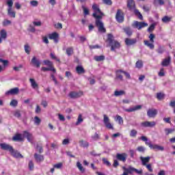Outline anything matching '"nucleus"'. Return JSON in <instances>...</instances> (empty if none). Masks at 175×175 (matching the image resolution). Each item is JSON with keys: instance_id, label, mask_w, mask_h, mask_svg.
Returning a JSON list of instances; mask_svg holds the SVG:
<instances>
[{"instance_id": "6ab92c4d", "label": "nucleus", "mask_w": 175, "mask_h": 175, "mask_svg": "<svg viewBox=\"0 0 175 175\" xmlns=\"http://www.w3.org/2000/svg\"><path fill=\"white\" fill-rule=\"evenodd\" d=\"M116 158L117 159H118V161H122V162H125V161H126V154L118 153L116 155Z\"/></svg>"}, {"instance_id": "f257e3e1", "label": "nucleus", "mask_w": 175, "mask_h": 175, "mask_svg": "<svg viewBox=\"0 0 175 175\" xmlns=\"http://www.w3.org/2000/svg\"><path fill=\"white\" fill-rule=\"evenodd\" d=\"M92 8L94 10L92 16L96 19L95 24L96 27L98 28V32H100V33H106V28L105 27V24H103V22L102 21L103 13L100 12L99 6L96 4H93Z\"/></svg>"}, {"instance_id": "1a4fd4ad", "label": "nucleus", "mask_w": 175, "mask_h": 175, "mask_svg": "<svg viewBox=\"0 0 175 175\" xmlns=\"http://www.w3.org/2000/svg\"><path fill=\"white\" fill-rule=\"evenodd\" d=\"M0 147L1 150H3L4 151H9V152H13V146L8 144H5V143L0 144Z\"/></svg>"}, {"instance_id": "473e14b6", "label": "nucleus", "mask_w": 175, "mask_h": 175, "mask_svg": "<svg viewBox=\"0 0 175 175\" xmlns=\"http://www.w3.org/2000/svg\"><path fill=\"white\" fill-rule=\"evenodd\" d=\"M41 70H42L43 72H47L49 70L51 71V72H54V73H55V68H54V67H42Z\"/></svg>"}, {"instance_id": "2eb2a0df", "label": "nucleus", "mask_w": 175, "mask_h": 175, "mask_svg": "<svg viewBox=\"0 0 175 175\" xmlns=\"http://www.w3.org/2000/svg\"><path fill=\"white\" fill-rule=\"evenodd\" d=\"M137 42V40L136 38H126L125 39V43L126 44V46H132L133 44H136V43Z\"/></svg>"}, {"instance_id": "603ef678", "label": "nucleus", "mask_w": 175, "mask_h": 175, "mask_svg": "<svg viewBox=\"0 0 175 175\" xmlns=\"http://www.w3.org/2000/svg\"><path fill=\"white\" fill-rule=\"evenodd\" d=\"M103 163H104V165H106V166H111V163H109V161L105 158L103 159Z\"/></svg>"}, {"instance_id": "79ce46f5", "label": "nucleus", "mask_w": 175, "mask_h": 175, "mask_svg": "<svg viewBox=\"0 0 175 175\" xmlns=\"http://www.w3.org/2000/svg\"><path fill=\"white\" fill-rule=\"evenodd\" d=\"M33 121H34L35 125H40V122H42V120L38 116L34 117Z\"/></svg>"}, {"instance_id": "dca6fc26", "label": "nucleus", "mask_w": 175, "mask_h": 175, "mask_svg": "<svg viewBox=\"0 0 175 175\" xmlns=\"http://www.w3.org/2000/svg\"><path fill=\"white\" fill-rule=\"evenodd\" d=\"M148 116L150 117V118H152L158 114V111L157 109H148L147 111Z\"/></svg>"}, {"instance_id": "bf43d9fd", "label": "nucleus", "mask_w": 175, "mask_h": 175, "mask_svg": "<svg viewBox=\"0 0 175 175\" xmlns=\"http://www.w3.org/2000/svg\"><path fill=\"white\" fill-rule=\"evenodd\" d=\"M164 51H165V49H163V47L159 46L158 49H157V53L159 54H163Z\"/></svg>"}, {"instance_id": "ddd939ff", "label": "nucleus", "mask_w": 175, "mask_h": 175, "mask_svg": "<svg viewBox=\"0 0 175 175\" xmlns=\"http://www.w3.org/2000/svg\"><path fill=\"white\" fill-rule=\"evenodd\" d=\"M19 92H20V90L18 89V88H14L10 89V90L7 91L5 92V95H7V96L17 95V94H18Z\"/></svg>"}, {"instance_id": "39448f33", "label": "nucleus", "mask_w": 175, "mask_h": 175, "mask_svg": "<svg viewBox=\"0 0 175 175\" xmlns=\"http://www.w3.org/2000/svg\"><path fill=\"white\" fill-rule=\"evenodd\" d=\"M147 144L150 150H157V151H163V150H165L163 146H161L158 144H152L151 142H148Z\"/></svg>"}, {"instance_id": "f03ea898", "label": "nucleus", "mask_w": 175, "mask_h": 175, "mask_svg": "<svg viewBox=\"0 0 175 175\" xmlns=\"http://www.w3.org/2000/svg\"><path fill=\"white\" fill-rule=\"evenodd\" d=\"M107 42L109 43V46H111V51H114V50L117 49H120V42L114 40V36H113V34L109 33L107 35Z\"/></svg>"}, {"instance_id": "0e129e2a", "label": "nucleus", "mask_w": 175, "mask_h": 175, "mask_svg": "<svg viewBox=\"0 0 175 175\" xmlns=\"http://www.w3.org/2000/svg\"><path fill=\"white\" fill-rule=\"evenodd\" d=\"M173 129H165V135H170V133H172L173 132Z\"/></svg>"}, {"instance_id": "cd10ccee", "label": "nucleus", "mask_w": 175, "mask_h": 175, "mask_svg": "<svg viewBox=\"0 0 175 175\" xmlns=\"http://www.w3.org/2000/svg\"><path fill=\"white\" fill-rule=\"evenodd\" d=\"M76 71H77V73H78V75H81L83 73H85V72L84 70V68H83V66H77Z\"/></svg>"}, {"instance_id": "b1692460", "label": "nucleus", "mask_w": 175, "mask_h": 175, "mask_svg": "<svg viewBox=\"0 0 175 175\" xmlns=\"http://www.w3.org/2000/svg\"><path fill=\"white\" fill-rule=\"evenodd\" d=\"M49 39L54 40L55 43H58V34L55 32L49 34Z\"/></svg>"}, {"instance_id": "8fccbe9b", "label": "nucleus", "mask_w": 175, "mask_h": 175, "mask_svg": "<svg viewBox=\"0 0 175 175\" xmlns=\"http://www.w3.org/2000/svg\"><path fill=\"white\" fill-rule=\"evenodd\" d=\"M164 96H165V94H163V93L159 92L157 94V98L159 100H161V99H163Z\"/></svg>"}, {"instance_id": "69168bd1", "label": "nucleus", "mask_w": 175, "mask_h": 175, "mask_svg": "<svg viewBox=\"0 0 175 175\" xmlns=\"http://www.w3.org/2000/svg\"><path fill=\"white\" fill-rule=\"evenodd\" d=\"M53 167H55V169H61V167H62V163L55 164Z\"/></svg>"}, {"instance_id": "f8f14e48", "label": "nucleus", "mask_w": 175, "mask_h": 175, "mask_svg": "<svg viewBox=\"0 0 175 175\" xmlns=\"http://www.w3.org/2000/svg\"><path fill=\"white\" fill-rule=\"evenodd\" d=\"M23 137H26V139H27L28 142H29L30 143H32V142L33 141V136L31 133L27 131H23Z\"/></svg>"}, {"instance_id": "a211bd4d", "label": "nucleus", "mask_w": 175, "mask_h": 175, "mask_svg": "<svg viewBox=\"0 0 175 175\" xmlns=\"http://www.w3.org/2000/svg\"><path fill=\"white\" fill-rule=\"evenodd\" d=\"M140 109H142V105H136L135 107L124 109V111H126L127 113H132L133 111L140 110Z\"/></svg>"}, {"instance_id": "09e8293b", "label": "nucleus", "mask_w": 175, "mask_h": 175, "mask_svg": "<svg viewBox=\"0 0 175 175\" xmlns=\"http://www.w3.org/2000/svg\"><path fill=\"white\" fill-rule=\"evenodd\" d=\"M155 25H157V23H152L148 29V32H152L154 29H155Z\"/></svg>"}, {"instance_id": "c03bdc74", "label": "nucleus", "mask_w": 175, "mask_h": 175, "mask_svg": "<svg viewBox=\"0 0 175 175\" xmlns=\"http://www.w3.org/2000/svg\"><path fill=\"white\" fill-rule=\"evenodd\" d=\"M6 3L8 6V9H13V0H7Z\"/></svg>"}, {"instance_id": "4be33fe9", "label": "nucleus", "mask_w": 175, "mask_h": 175, "mask_svg": "<svg viewBox=\"0 0 175 175\" xmlns=\"http://www.w3.org/2000/svg\"><path fill=\"white\" fill-rule=\"evenodd\" d=\"M34 158H35L36 162H38V163H40L42 161H44V157H43V155L39 154L38 153L34 154Z\"/></svg>"}, {"instance_id": "052dcab7", "label": "nucleus", "mask_w": 175, "mask_h": 175, "mask_svg": "<svg viewBox=\"0 0 175 175\" xmlns=\"http://www.w3.org/2000/svg\"><path fill=\"white\" fill-rule=\"evenodd\" d=\"M23 68V64H19L18 66H14L13 68L14 70H15V72H18L20 70V69Z\"/></svg>"}, {"instance_id": "de8ad7c7", "label": "nucleus", "mask_w": 175, "mask_h": 175, "mask_svg": "<svg viewBox=\"0 0 175 175\" xmlns=\"http://www.w3.org/2000/svg\"><path fill=\"white\" fill-rule=\"evenodd\" d=\"M50 56L52 59H55L57 62H61V61L59 60V58L57 57V56H55V54H54V53H51Z\"/></svg>"}, {"instance_id": "37998d69", "label": "nucleus", "mask_w": 175, "mask_h": 175, "mask_svg": "<svg viewBox=\"0 0 175 175\" xmlns=\"http://www.w3.org/2000/svg\"><path fill=\"white\" fill-rule=\"evenodd\" d=\"M82 9L83 10L84 16H88V14H90V10H88V8H85V6L82 5Z\"/></svg>"}, {"instance_id": "3c124183", "label": "nucleus", "mask_w": 175, "mask_h": 175, "mask_svg": "<svg viewBox=\"0 0 175 175\" xmlns=\"http://www.w3.org/2000/svg\"><path fill=\"white\" fill-rule=\"evenodd\" d=\"M141 140H142V142H145V144H146V146H148V142H150V140H148V138H147V137L146 136H142L140 137Z\"/></svg>"}, {"instance_id": "9b49d317", "label": "nucleus", "mask_w": 175, "mask_h": 175, "mask_svg": "<svg viewBox=\"0 0 175 175\" xmlns=\"http://www.w3.org/2000/svg\"><path fill=\"white\" fill-rule=\"evenodd\" d=\"M69 96L70 98H72V99L80 98L81 96H83V92H70Z\"/></svg>"}, {"instance_id": "e433bc0d", "label": "nucleus", "mask_w": 175, "mask_h": 175, "mask_svg": "<svg viewBox=\"0 0 175 175\" xmlns=\"http://www.w3.org/2000/svg\"><path fill=\"white\" fill-rule=\"evenodd\" d=\"M125 94V92L124 90H116L114 92L115 96H121Z\"/></svg>"}, {"instance_id": "2f4dec72", "label": "nucleus", "mask_w": 175, "mask_h": 175, "mask_svg": "<svg viewBox=\"0 0 175 175\" xmlns=\"http://www.w3.org/2000/svg\"><path fill=\"white\" fill-rule=\"evenodd\" d=\"M77 167L79 169V170L80 172H81L82 173H84V172H85V169L83 168V165H81V163H80V161H77Z\"/></svg>"}, {"instance_id": "338daca9", "label": "nucleus", "mask_w": 175, "mask_h": 175, "mask_svg": "<svg viewBox=\"0 0 175 175\" xmlns=\"http://www.w3.org/2000/svg\"><path fill=\"white\" fill-rule=\"evenodd\" d=\"M120 72L123 73V75H124L127 79H131V75L129 72H126V71H124V70H120Z\"/></svg>"}, {"instance_id": "13d9d810", "label": "nucleus", "mask_w": 175, "mask_h": 175, "mask_svg": "<svg viewBox=\"0 0 175 175\" xmlns=\"http://www.w3.org/2000/svg\"><path fill=\"white\" fill-rule=\"evenodd\" d=\"M25 51L27 54H29L31 51V48L29 47V45L28 44L25 45Z\"/></svg>"}, {"instance_id": "72a5a7b5", "label": "nucleus", "mask_w": 175, "mask_h": 175, "mask_svg": "<svg viewBox=\"0 0 175 175\" xmlns=\"http://www.w3.org/2000/svg\"><path fill=\"white\" fill-rule=\"evenodd\" d=\"M12 140H14V142H21L23 140V137L21 134H17L13 137Z\"/></svg>"}, {"instance_id": "4d7b16f0", "label": "nucleus", "mask_w": 175, "mask_h": 175, "mask_svg": "<svg viewBox=\"0 0 175 175\" xmlns=\"http://www.w3.org/2000/svg\"><path fill=\"white\" fill-rule=\"evenodd\" d=\"M120 70H119L116 71V77L117 79H120V80H122V75H120V73H122V72H121Z\"/></svg>"}, {"instance_id": "393cba45", "label": "nucleus", "mask_w": 175, "mask_h": 175, "mask_svg": "<svg viewBox=\"0 0 175 175\" xmlns=\"http://www.w3.org/2000/svg\"><path fill=\"white\" fill-rule=\"evenodd\" d=\"M10 154L14 158H23V156H22L18 151L14 150V149H12V152H11Z\"/></svg>"}, {"instance_id": "7ed1b4c3", "label": "nucleus", "mask_w": 175, "mask_h": 175, "mask_svg": "<svg viewBox=\"0 0 175 175\" xmlns=\"http://www.w3.org/2000/svg\"><path fill=\"white\" fill-rule=\"evenodd\" d=\"M127 8L129 10L133 11L135 16H137L139 20H143V15H142V13H140V12L136 9V4L135 3V1L128 0Z\"/></svg>"}, {"instance_id": "412c9836", "label": "nucleus", "mask_w": 175, "mask_h": 175, "mask_svg": "<svg viewBox=\"0 0 175 175\" xmlns=\"http://www.w3.org/2000/svg\"><path fill=\"white\" fill-rule=\"evenodd\" d=\"M29 82L33 90H36L39 88V85H38V83H36V81H35V79L31 78L29 79Z\"/></svg>"}, {"instance_id": "6e6d98bb", "label": "nucleus", "mask_w": 175, "mask_h": 175, "mask_svg": "<svg viewBox=\"0 0 175 175\" xmlns=\"http://www.w3.org/2000/svg\"><path fill=\"white\" fill-rule=\"evenodd\" d=\"M12 24V21L9 20H4L3 22V27H8V25H10Z\"/></svg>"}, {"instance_id": "864d4df0", "label": "nucleus", "mask_w": 175, "mask_h": 175, "mask_svg": "<svg viewBox=\"0 0 175 175\" xmlns=\"http://www.w3.org/2000/svg\"><path fill=\"white\" fill-rule=\"evenodd\" d=\"M44 64L49 67H53V62H50V60H44Z\"/></svg>"}, {"instance_id": "49530a36", "label": "nucleus", "mask_w": 175, "mask_h": 175, "mask_svg": "<svg viewBox=\"0 0 175 175\" xmlns=\"http://www.w3.org/2000/svg\"><path fill=\"white\" fill-rule=\"evenodd\" d=\"M10 105L12 107H16L18 105V101L17 100H12Z\"/></svg>"}, {"instance_id": "ea45409f", "label": "nucleus", "mask_w": 175, "mask_h": 175, "mask_svg": "<svg viewBox=\"0 0 175 175\" xmlns=\"http://www.w3.org/2000/svg\"><path fill=\"white\" fill-rule=\"evenodd\" d=\"M116 121H118V124L120 125H122V124H124V120L122 119V117L118 115L116 116Z\"/></svg>"}, {"instance_id": "5701e85b", "label": "nucleus", "mask_w": 175, "mask_h": 175, "mask_svg": "<svg viewBox=\"0 0 175 175\" xmlns=\"http://www.w3.org/2000/svg\"><path fill=\"white\" fill-rule=\"evenodd\" d=\"M31 64L34 65V66H36V68H40V61L39 59H36V57H33L31 59Z\"/></svg>"}, {"instance_id": "680f3d73", "label": "nucleus", "mask_w": 175, "mask_h": 175, "mask_svg": "<svg viewBox=\"0 0 175 175\" xmlns=\"http://www.w3.org/2000/svg\"><path fill=\"white\" fill-rule=\"evenodd\" d=\"M92 139L94 141L99 140L100 139L99 135L96 133L93 136H92Z\"/></svg>"}, {"instance_id": "a878e982", "label": "nucleus", "mask_w": 175, "mask_h": 175, "mask_svg": "<svg viewBox=\"0 0 175 175\" xmlns=\"http://www.w3.org/2000/svg\"><path fill=\"white\" fill-rule=\"evenodd\" d=\"M123 31L125 32V33H126V35H127V36H132V33H133V31L129 27H124L123 29Z\"/></svg>"}, {"instance_id": "c9c22d12", "label": "nucleus", "mask_w": 175, "mask_h": 175, "mask_svg": "<svg viewBox=\"0 0 175 175\" xmlns=\"http://www.w3.org/2000/svg\"><path fill=\"white\" fill-rule=\"evenodd\" d=\"M135 68H137V69H142V68H143V61H137V62L135 63Z\"/></svg>"}, {"instance_id": "20e7f679", "label": "nucleus", "mask_w": 175, "mask_h": 175, "mask_svg": "<svg viewBox=\"0 0 175 175\" xmlns=\"http://www.w3.org/2000/svg\"><path fill=\"white\" fill-rule=\"evenodd\" d=\"M155 38V35L152 34V33H150V36H149V39H150V41L148 40H144V44L145 46H147V47H149V49H150V50H152L154 49V39Z\"/></svg>"}, {"instance_id": "5fc2aeb1", "label": "nucleus", "mask_w": 175, "mask_h": 175, "mask_svg": "<svg viewBox=\"0 0 175 175\" xmlns=\"http://www.w3.org/2000/svg\"><path fill=\"white\" fill-rule=\"evenodd\" d=\"M137 151H139V152H144L146 151V148L144 146H138L137 148Z\"/></svg>"}, {"instance_id": "7c9ffc66", "label": "nucleus", "mask_w": 175, "mask_h": 175, "mask_svg": "<svg viewBox=\"0 0 175 175\" xmlns=\"http://www.w3.org/2000/svg\"><path fill=\"white\" fill-rule=\"evenodd\" d=\"M105 55H99V56H94V59L97 62H100L102 61H105Z\"/></svg>"}, {"instance_id": "774afa93", "label": "nucleus", "mask_w": 175, "mask_h": 175, "mask_svg": "<svg viewBox=\"0 0 175 175\" xmlns=\"http://www.w3.org/2000/svg\"><path fill=\"white\" fill-rule=\"evenodd\" d=\"M33 167H34L33 162H32V161H30L29 162V170H33Z\"/></svg>"}, {"instance_id": "a18cd8bd", "label": "nucleus", "mask_w": 175, "mask_h": 175, "mask_svg": "<svg viewBox=\"0 0 175 175\" xmlns=\"http://www.w3.org/2000/svg\"><path fill=\"white\" fill-rule=\"evenodd\" d=\"M14 116L16 118H20L21 117V112L20 111V110H16L14 111Z\"/></svg>"}, {"instance_id": "e2e57ef3", "label": "nucleus", "mask_w": 175, "mask_h": 175, "mask_svg": "<svg viewBox=\"0 0 175 175\" xmlns=\"http://www.w3.org/2000/svg\"><path fill=\"white\" fill-rule=\"evenodd\" d=\"M159 76L160 77H163V76H165V70L163 68H161L159 72Z\"/></svg>"}, {"instance_id": "423d86ee", "label": "nucleus", "mask_w": 175, "mask_h": 175, "mask_svg": "<svg viewBox=\"0 0 175 175\" xmlns=\"http://www.w3.org/2000/svg\"><path fill=\"white\" fill-rule=\"evenodd\" d=\"M148 24L145 22H139L137 21H134L133 24V27L134 28H137V29H142V28H144V27H147Z\"/></svg>"}, {"instance_id": "4c0bfd02", "label": "nucleus", "mask_w": 175, "mask_h": 175, "mask_svg": "<svg viewBox=\"0 0 175 175\" xmlns=\"http://www.w3.org/2000/svg\"><path fill=\"white\" fill-rule=\"evenodd\" d=\"M83 116L81 114H79L78 116V119L77 122L75 123V125H80L81 122H83Z\"/></svg>"}, {"instance_id": "bb28decb", "label": "nucleus", "mask_w": 175, "mask_h": 175, "mask_svg": "<svg viewBox=\"0 0 175 175\" xmlns=\"http://www.w3.org/2000/svg\"><path fill=\"white\" fill-rule=\"evenodd\" d=\"M153 3L154 6H163L165 1L163 0H154Z\"/></svg>"}, {"instance_id": "f3484780", "label": "nucleus", "mask_w": 175, "mask_h": 175, "mask_svg": "<svg viewBox=\"0 0 175 175\" xmlns=\"http://www.w3.org/2000/svg\"><path fill=\"white\" fill-rule=\"evenodd\" d=\"M8 38V33L6 30L1 29L0 31V43H2V40H5Z\"/></svg>"}, {"instance_id": "f704fd0d", "label": "nucleus", "mask_w": 175, "mask_h": 175, "mask_svg": "<svg viewBox=\"0 0 175 175\" xmlns=\"http://www.w3.org/2000/svg\"><path fill=\"white\" fill-rule=\"evenodd\" d=\"M66 53L68 57H70V55L73 54V47L72 46L68 47L66 50Z\"/></svg>"}, {"instance_id": "c756f323", "label": "nucleus", "mask_w": 175, "mask_h": 175, "mask_svg": "<svg viewBox=\"0 0 175 175\" xmlns=\"http://www.w3.org/2000/svg\"><path fill=\"white\" fill-rule=\"evenodd\" d=\"M79 144L81 147H83V148H88V146H90V144L87 141L81 140L79 141Z\"/></svg>"}, {"instance_id": "aec40b11", "label": "nucleus", "mask_w": 175, "mask_h": 175, "mask_svg": "<svg viewBox=\"0 0 175 175\" xmlns=\"http://www.w3.org/2000/svg\"><path fill=\"white\" fill-rule=\"evenodd\" d=\"M150 159H151L150 157H140V160L142 161L143 166H146V165H147V163H148V162H150Z\"/></svg>"}, {"instance_id": "a19ab883", "label": "nucleus", "mask_w": 175, "mask_h": 175, "mask_svg": "<svg viewBox=\"0 0 175 175\" xmlns=\"http://www.w3.org/2000/svg\"><path fill=\"white\" fill-rule=\"evenodd\" d=\"M137 136V131L135 129H132L130 132V137H135Z\"/></svg>"}, {"instance_id": "6e6552de", "label": "nucleus", "mask_w": 175, "mask_h": 175, "mask_svg": "<svg viewBox=\"0 0 175 175\" xmlns=\"http://www.w3.org/2000/svg\"><path fill=\"white\" fill-rule=\"evenodd\" d=\"M103 117V122L106 128H107V129H114V127H113V124L110 123V120L109 119V117H107V116L106 115H104Z\"/></svg>"}, {"instance_id": "58836bf2", "label": "nucleus", "mask_w": 175, "mask_h": 175, "mask_svg": "<svg viewBox=\"0 0 175 175\" xmlns=\"http://www.w3.org/2000/svg\"><path fill=\"white\" fill-rule=\"evenodd\" d=\"M161 21H163V23H169L172 21V17L165 16L162 18Z\"/></svg>"}, {"instance_id": "0eeeda50", "label": "nucleus", "mask_w": 175, "mask_h": 175, "mask_svg": "<svg viewBox=\"0 0 175 175\" xmlns=\"http://www.w3.org/2000/svg\"><path fill=\"white\" fill-rule=\"evenodd\" d=\"M116 18L118 23H124V13L121 11V10H118L116 15Z\"/></svg>"}, {"instance_id": "9d476101", "label": "nucleus", "mask_w": 175, "mask_h": 175, "mask_svg": "<svg viewBox=\"0 0 175 175\" xmlns=\"http://www.w3.org/2000/svg\"><path fill=\"white\" fill-rule=\"evenodd\" d=\"M155 125H157V122H155L154 121H146L141 123V126H143L144 128H154Z\"/></svg>"}, {"instance_id": "c85d7f7f", "label": "nucleus", "mask_w": 175, "mask_h": 175, "mask_svg": "<svg viewBox=\"0 0 175 175\" xmlns=\"http://www.w3.org/2000/svg\"><path fill=\"white\" fill-rule=\"evenodd\" d=\"M8 14L10 17H12L13 18H16V12L13 11V8L8 9Z\"/></svg>"}, {"instance_id": "4468645a", "label": "nucleus", "mask_w": 175, "mask_h": 175, "mask_svg": "<svg viewBox=\"0 0 175 175\" xmlns=\"http://www.w3.org/2000/svg\"><path fill=\"white\" fill-rule=\"evenodd\" d=\"M172 64V57L168 56L167 57L163 59L161 62V66H169Z\"/></svg>"}]
</instances>
